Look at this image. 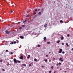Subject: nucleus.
Returning a JSON list of instances; mask_svg holds the SVG:
<instances>
[{"mask_svg": "<svg viewBox=\"0 0 73 73\" xmlns=\"http://www.w3.org/2000/svg\"><path fill=\"white\" fill-rule=\"evenodd\" d=\"M13 61L14 63H16V64H17V60L16 59V58L14 59Z\"/></svg>", "mask_w": 73, "mask_h": 73, "instance_id": "f257e3e1", "label": "nucleus"}, {"mask_svg": "<svg viewBox=\"0 0 73 73\" xmlns=\"http://www.w3.org/2000/svg\"><path fill=\"white\" fill-rule=\"evenodd\" d=\"M62 52V49L61 48L60 49L59 51V53H61Z\"/></svg>", "mask_w": 73, "mask_h": 73, "instance_id": "f03ea898", "label": "nucleus"}, {"mask_svg": "<svg viewBox=\"0 0 73 73\" xmlns=\"http://www.w3.org/2000/svg\"><path fill=\"white\" fill-rule=\"evenodd\" d=\"M44 41V42H46V37H45L43 38Z\"/></svg>", "mask_w": 73, "mask_h": 73, "instance_id": "7ed1b4c3", "label": "nucleus"}, {"mask_svg": "<svg viewBox=\"0 0 73 73\" xmlns=\"http://www.w3.org/2000/svg\"><path fill=\"white\" fill-rule=\"evenodd\" d=\"M5 32L6 33V34H9L10 33V31H8L7 30H6L5 31Z\"/></svg>", "mask_w": 73, "mask_h": 73, "instance_id": "20e7f679", "label": "nucleus"}, {"mask_svg": "<svg viewBox=\"0 0 73 73\" xmlns=\"http://www.w3.org/2000/svg\"><path fill=\"white\" fill-rule=\"evenodd\" d=\"M59 61H61L62 62L64 60H62V58H60L59 59Z\"/></svg>", "mask_w": 73, "mask_h": 73, "instance_id": "39448f33", "label": "nucleus"}, {"mask_svg": "<svg viewBox=\"0 0 73 73\" xmlns=\"http://www.w3.org/2000/svg\"><path fill=\"white\" fill-rule=\"evenodd\" d=\"M20 38H21L22 39H23L24 38V36H20Z\"/></svg>", "mask_w": 73, "mask_h": 73, "instance_id": "423d86ee", "label": "nucleus"}, {"mask_svg": "<svg viewBox=\"0 0 73 73\" xmlns=\"http://www.w3.org/2000/svg\"><path fill=\"white\" fill-rule=\"evenodd\" d=\"M20 58L21 59V60H23V56H21L20 57Z\"/></svg>", "mask_w": 73, "mask_h": 73, "instance_id": "0eeeda50", "label": "nucleus"}, {"mask_svg": "<svg viewBox=\"0 0 73 73\" xmlns=\"http://www.w3.org/2000/svg\"><path fill=\"white\" fill-rule=\"evenodd\" d=\"M32 64H33V62H32L29 65V66H30V67L31 66V65H32Z\"/></svg>", "mask_w": 73, "mask_h": 73, "instance_id": "6e6552de", "label": "nucleus"}, {"mask_svg": "<svg viewBox=\"0 0 73 73\" xmlns=\"http://www.w3.org/2000/svg\"><path fill=\"white\" fill-rule=\"evenodd\" d=\"M22 65L23 66H27V65L25 64H22Z\"/></svg>", "mask_w": 73, "mask_h": 73, "instance_id": "1a4fd4ad", "label": "nucleus"}, {"mask_svg": "<svg viewBox=\"0 0 73 73\" xmlns=\"http://www.w3.org/2000/svg\"><path fill=\"white\" fill-rule=\"evenodd\" d=\"M27 20L25 19V21L23 22V23H25V22H27Z\"/></svg>", "mask_w": 73, "mask_h": 73, "instance_id": "9d476101", "label": "nucleus"}, {"mask_svg": "<svg viewBox=\"0 0 73 73\" xmlns=\"http://www.w3.org/2000/svg\"><path fill=\"white\" fill-rule=\"evenodd\" d=\"M46 25H47V24H46L45 25H44V28H45V27H46Z\"/></svg>", "mask_w": 73, "mask_h": 73, "instance_id": "9b49d317", "label": "nucleus"}, {"mask_svg": "<svg viewBox=\"0 0 73 73\" xmlns=\"http://www.w3.org/2000/svg\"><path fill=\"white\" fill-rule=\"evenodd\" d=\"M61 40H64V37L63 36L61 37Z\"/></svg>", "mask_w": 73, "mask_h": 73, "instance_id": "f8f14e48", "label": "nucleus"}, {"mask_svg": "<svg viewBox=\"0 0 73 73\" xmlns=\"http://www.w3.org/2000/svg\"><path fill=\"white\" fill-rule=\"evenodd\" d=\"M38 14L40 15H41V12H39L38 13Z\"/></svg>", "mask_w": 73, "mask_h": 73, "instance_id": "ddd939ff", "label": "nucleus"}, {"mask_svg": "<svg viewBox=\"0 0 73 73\" xmlns=\"http://www.w3.org/2000/svg\"><path fill=\"white\" fill-rule=\"evenodd\" d=\"M60 23H63V21L62 20H60Z\"/></svg>", "mask_w": 73, "mask_h": 73, "instance_id": "4468645a", "label": "nucleus"}, {"mask_svg": "<svg viewBox=\"0 0 73 73\" xmlns=\"http://www.w3.org/2000/svg\"><path fill=\"white\" fill-rule=\"evenodd\" d=\"M66 45H67V46H68V47L69 46V44H68V43H66Z\"/></svg>", "mask_w": 73, "mask_h": 73, "instance_id": "2eb2a0df", "label": "nucleus"}, {"mask_svg": "<svg viewBox=\"0 0 73 73\" xmlns=\"http://www.w3.org/2000/svg\"><path fill=\"white\" fill-rule=\"evenodd\" d=\"M37 47H40V46H41V45H40L38 44V46H37Z\"/></svg>", "mask_w": 73, "mask_h": 73, "instance_id": "dca6fc26", "label": "nucleus"}, {"mask_svg": "<svg viewBox=\"0 0 73 73\" xmlns=\"http://www.w3.org/2000/svg\"><path fill=\"white\" fill-rule=\"evenodd\" d=\"M34 61H36V62H37V61H38L37 60V59H35Z\"/></svg>", "mask_w": 73, "mask_h": 73, "instance_id": "f3484780", "label": "nucleus"}, {"mask_svg": "<svg viewBox=\"0 0 73 73\" xmlns=\"http://www.w3.org/2000/svg\"><path fill=\"white\" fill-rule=\"evenodd\" d=\"M44 61H45V62H47V61H48V59H46V60H44Z\"/></svg>", "mask_w": 73, "mask_h": 73, "instance_id": "a211bd4d", "label": "nucleus"}, {"mask_svg": "<svg viewBox=\"0 0 73 73\" xmlns=\"http://www.w3.org/2000/svg\"><path fill=\"white\" fill-rule=\"evenodd\" d=\"M17 62H18L19 63H20L21 62L19 60H17Z\"/></svg>", "mask_w": 73, "mask_h": 73, "instance_id": "6ab92c4d", "label": "nucleus"}, {"mask_svg": "<svg viewBox=\"0 0 73 73\" xmlns=\"http://www.w3.org/2000/svg\"><path fill=\"white\" fill-rule=\"evenodd\" d=\"M29 15H27L26 16V17H29Z\"/></svg>", "mask_w": 73, "mask_h": 73, "instance_id": "aec40b11", "label": "nucleus"}, {"mask_svg": "<svg viewBox=\"0 0 73 73\" xmlns=\"http://www.w3.org/2000/svg\"><path fill=\"white\" fill-rule=\"evenodd\" d=\"M60 40H59L58 41L56 42V43H58L59 42H60Z\"/></svg>", "mask_w": 73, "mask_h": 73, "instance_id": "412c9836", "label": "nucleus"}, {"mask_svg": "<svg viewBox=\"0 0 73 73\" xmlns=\"http://www.w3.org/2000/svg\"><path fill=\"white\" fill-rule=\"evenodd\" d=\"M50 42H47V44H50Z\"/></svg>", "mask_w": 73, "mask_h": 73, "instance_id": "4be33fe9", "label": "nucleus"}, {"mask_svg": "<svg viewBox=\"0 0 73 73\" xmlns=\"http://www.w3.org/2000/svg\"><path fill=\"white\" fill-rule=\"evenodd\" d=\"M13 44V42H12L11 43H10V44Z\"/></svg>", "mask_w": 73, "mask_h": 73, "instance_id": "5701e85b", "label": "nucleus"}, {"mask_svg": "<svg viewBox=\"0 0 73 73\" xmlns=\"http://www.w3.org/2000/svg\"><path fill=\"white\" fill-rule=\"evenodd\" d=\"M35 12H37V9H35Z\"/></svg>", "mask_w": 73, "mask_h": 73, "instance_id": "b1692460", "label": "nucleus"}, {"mask_svg": "<svg viewBox=\"0 0 73 73\" xmlns=\"http://www.w3.org/2000/svg\"><path fill=\"white\" fill-rule=\"evenodd\" d=\"M51 68L52 69H53V66H51Z\"/></svg>", "mask_w": 73, "mask_h": 73, "instance_id": "393cba45", "label": "nucleus"}, {"mask_svg": "<svg viewBox=\"0 0 73 73\" xmlns=\"http://www.w3.org/2000/svg\"><path fill=\"white\" fill-rule=\"evenodd\" d=\"M17 43H19V40H17Z\"/></svg>", "mask_w": 73, "mask_h": 73, "instance_id": "a878e982", "label": "nucleus"}, {"mask_svg": "<svg viewBox=\"0 0 73 73\" xmlns=\"http://www.w3.org/2000/svg\"><path fill=\"white\" fill-rule=\"evenodd\" d=\"M13 12V11H11V13H12Z\"/></svg>", "mask_w": 73, "mask_h": 73, "instance_id": "bb28decb", "label": "nucleus"}, {"mask_svg": "<svg viewBox=\"0 0 73 73\" xmlns=\"http://www.w3.org/2000/svg\"><path fill=\"white\" fill-rule=\"evenodd\" d=\"M25 27V25H23V26H22V27H23V28H24V27Z\"/></svg>", "mask_w": 73, "mask_h": 73, "instance_id": "cd10ccee", "label": "nucleus"}, {"mask_svg": "<svg viewBox=\"0 0 73 73\" xmlns=\"http://www.w3.org/2000/svg\"><path fill=\"white\" fill-rule=\"evenodd\" d=\"M14 44H16V42L15 41V42H14Z\"/></svg>", "mask_w": 73, "mask_h": 73, "instance_id": "c85d7f7f", "label": "nucleus"}, {"mask_svg": "<svg viewBox=\"0 0 73 73\" xmlns=\"http://www.w3.org/2000/svg\"><path fill=\"white\" fill-rule=\"evenodd\" d=\"M62 45H64V44L63 43H62Z\"/></svg>", "mask_w": 73, "mask_h": 73, "instance_id": "c756f323", "label": "nucleus"}, {"mask_svg": "<svg viewBox=\"0 0 73 73\" xmlns=\"http://www.w3.org/2000/svg\"><path fill=\"white\" fill-rule=\"evenodd\" d=\"M33 14L34 15H36V13H33Z\"/></svg>", "mask_w": 73, "mask_h": 73, "instance_id": "7c9ffc66", "label": "nucleus"}, {"mask_svg": "<svg viewBox=\"0 0 73 73\" xmlns=\"http://www.w3.org/2000/svg\"><path fill=\"white\" fill-rule=\"evenodd\" d=\"M13 54V52H11V54Z\"/></svg>", "mask_w": 73, "mask_h": 73, "instance_id": "2f4dec72", "label": "nucleus"}, {"mask_svg": "<svg viewBox=\"0 0 73 73\" xmlns=\"http://www.w3.org/2000/svg\"><path fill=\"white\" fill-rule=\"evenodd\" d=\"M5 52H8V50H6Z\"/></svg>", "mask_w": 73, "mask_h": 73, "instance_id": "473e14b6", "label": "nucleus"}, {"mask_svg": "<svg viewBox=\"0 0 73 73\" xmlns=\"http://www.w3.org/2000/svg\"><path fill=\"white\" fill-rule=\"evenodd\" d=\"M67 36L69 37V34L67 35Z\"/></svg>", "mask_w": 73, "mask_h": 73, "instance_id": "72a5a7b5", "label": "nucleus"}, {"mask_svg": "<svg viewBox=\"0 0 73 73\" xmlns=\"http://www.w3.org/2000/svg\"><path fill=\"white\" fill-rule=\"evenodd\" d=\"M28 57H31V55H28Z\"/></svg>", "mask_w": 73, "mask_h": 73, "instance_id": "f704fd0d", "label": "nucleus"}, {"mask_svg": "<svg viewBox=\"0 0 73 73\" xmlns=\"http://www.w3.org/2000/svg\"><path fill=\"white\" fill-rule=\"evenodd\" d=\"M59 65H61V63H60V62H59Z\"/></svg>", "mask_w": 73, "mask_h": 73, "instance_id": "c9c22d12", "label": "nucleus"}, {"mask_svg": "<svg viewBox=\"0 0 73 73\" xmlns=\"http://www.w3.org/2000/svg\"><path fill=\"white\" fill-rule=\"evenodd\" d=\"M62 53L63 54H64V53H65V52H62Z\"/></svg>", "mask_w": 73, "mask_h": 73, "instance_id": "e433bc0d", "label": "nucleus"}, {"mask_svg": "<svg viewBox=\"0 0 73 73\" xmlns=\"http://www.w3.org/2000/svg\"><path fill=\"white\" fill-rule=\"evenodd\" d=\"M4 71V72L5 71V70L4 69H2Z\"/></svg>", "mask_w": 73, "mask_h": 73, "instance_id": "4c0bfd02", "label": "nucleus"}, {"mask_svg": "<svg viewBox=\"0 0 73 73\" xmlns=\"http://www.w3.org/2000/svg\"><path fill=\"white\" fill-rule=\"evenodd\" d=\"M2 61H3V60H0V62H2Z\"/></svg>", "mask_w": 73, "mask_h": 73, "instance_id": "58836bf2", "label": "nucleus"}, {"mask_svg": "<svg viewBox=\"0 0 73 73\" xmlns=\"http://www.w3.org/2000/svg\"><path fill=\"white\" fill-rule=\"evenodd\" d=\"M19 29H21V27H19Z\"/></svg>", "mask_w": 73, "mask_h": 73, "instance_id": "ea45409f", "label": "nucleus"}, {"mask_svg": "<svg viewBox=\"0 0 73 73\" xmlns=\"http://www.w3.org/2000/svg\"><path fill=\"white\" fill-rule=\"evenodd\" d=\"M46 57H48V55H46Z\"/></svg>", "mask_w": 73, "mask_h": 73, "instance_id": "a19ab883", "label": "nucleus"}, {"mask_svg": "<svg viewBox=\"0 0 73 73\" xmlns=\"http://www.w3.org/2000/svg\"><path fill=\"white\" fill-rule=\"evenodd\" d=\"M41 67H42V68H44V66H41Z\"/></svg>", "mask_w": 73, "mask_h": 73, "instance_id": "79ce46f5", "label": "nucleus"}, {"mask_svg": "<svg viewBox=\"0 0 73 73\" xmlns=\"http://www.w3.org/2000/svg\"><path fill=\"white\" fill-rule=\"evenodd\" d=\"M49 73H51V71H49Z\"/></svg>", "mask_w": 73, "mask_h": 73, "instance_id": "37998d69", "label": "nucleus"}, {"mask_svg": "<svg viewBox=\"0 0 73 73\" xmlns=\"http://www.w3.org/2000/svg\"><path fill=\"white\" fill-rule=\"evenodd\" d=\"M27 58L29 59V56L27 57Z\"/></svg>", "mask_w": 73, "mask_h": 73, "instance_id": "c03bdc74", "label": "nucleus"}, {"mask_svg": "<svg viewBox=\"0 0 73 73\" xmlns=\"http://www.w3.org/2000/svg\"><path fill=\"white\" fill-rule=\"evenodd\" d=\"M41 10H43V11L44 10V9L43 8H42V9H41Z\"/></svg>", "mask_w": 73, "mask_h": 73, "instance_id": "a18cd8bd", "label": "nucleus"}, {"mask_svg": "<svg viewBox=\"0 0 73 73\" xmlns=\"http://www.w3.org/2000/svg\"><path fill=\"white\" fill-rule=\"evenodd\" d=\"M64 73H66V71H65L64 72Z\"/></svg>", "mask_w": 73, "mask_h": 73, "instance_id": "49530a36", "label": "nucleus"}, {"mask_svg": "<svg viewBox=\"0 0 73 73\" xmlns=\"http://www.w3.org/2000/svg\"><path fill=\"white\" fill-rule=\"evenodd\" d=\"M49 61H50H50H51V60H49Z\"/></svg>", "mask_w": 73, "mask_h": 73, "instance_id": "de8ad7c7", "label": "nucleus"}, {"mask_svg": "<svg viewBox=\"0 0 73 73\" xmlns=\"http://www.w3.org/2000/svg\"><path fill=\"white\" fill-rule=\"evenodd\" d=\"M53 60H55V58H53Z\"/></svg>", "mask_w": 73, "mask_h": 73, "instance_id": "09e8293b", "label": "nucleus"}, {"mask_svg": "<svg viewBox=\"0 0 73 73\" xmlns=\"http://www.w3.org/2000/svg\"><path fill=\"white\" fill-rule=\"evenodd\" d=\"M57 66H58V63H57Z\"/></svg>", "mask_w": 73, "mask_h": 73, "instance_id": "8fccbe9b", "label": "nucleus"}, {"mask_svg": "<svg viewBox=\"0 0 73 73\" xmlns=\"http://www.w3.org/2000/svg\"><path fill=\"white\" fill-rule=\"evenodd\" d=\"M71 50H73V48H72Z\"/></svg>", "mask_w": 73, "mask_h": 73, "instance_id": "3c124183", "label": "nucleus"}, {"mask_svg": "<svg viewBox=\"0 0 73 73\" xmlns=\"http://www.w3.org/2000/svg\"><path fill=\"white\" fill-rule=\"evenodd\" d=\"M54 73H56V71H55L54 72Z\"/></svg>", "mask_w": 73, "mask_h": 73, "instance_id": "603ef678", "label": "nucleus"}, {"mask_svg": "<svg viewBox=\"0 0 73 73\" xmlns=\"http://www.w3.org/2000/svg\"><path fill=\"white\" fill-rule=\"evenodd\" d=\"M4 0V1H6V0Z\"/></svg>", "mask_w": 73, "mask_h": 73, "instance_id": "864d4df0", "label": "nucleus"}, {"mask_svg": "<svg viewBox=\"0 0 73 73\" xmlns=\"http://www.w3.org/2000/svg\"><path fill=\"white\" fill-rule=\"evenodd\" d=\"M8 65H9V64H7V66H8Z\"/></svg>", "mask_w": 73, "mask_h": 73, "instance_id": "5fc2aeb1", "label": "nucleus"}, {"mask_svg": "<svg viewBox=\"0 0 73 73\" xmlns=\"http://www.w3.org/2000/svg\"><path fill=\"white\" fill-rule=\"evenodd\" d=\"M50 53H51L50 52H49V54H50Z\"/></svg>", "mask_w": 73, "mask_h": 73, "instance_id": "6e6d98bb", "label": "nucleus"}, {"mask_svg": "<svg viewBox=\"0 0 73 73\" xmlns=\"http://www.w3.org/2000/svg\"><path fill=\"white\" fill-rule=\"evenodd\" d=\"M62 70V69H60V70Z\"/></svg>", "mask_w": 73, "mask_h": 73, "instance_id": "4d7b16f0", "label": "nucleus"}, {"mask_svg": "<svg viewBox=\"0 0 73 73\" xmlns=\"http://www.w3.org/2000/svg\"><path fill=\"white\" fill-rule=\"evenodd\" d=\"M30 21V22H31V21Z\"/></svg>", "mask_w": 73, "mask_h": 73, "instance_id": "13d9d810", "label": "nucleus"}, {"mask_svg": "<svg viewBox=\"0 0 73 73\" xmlns=\"http://www.w3.org/2000/svg\"><path fill=\"white\" fill-rule=\"evenodd\" d=\"M41 12H42H42H43L42 11H41Z\"/></svg>", "mask_w": 73, "mask_h": 73, "instance_id": "bf43d9fd", "label": "nucleus"}, {"mask_svg": "<svg viewBox=\"0 0 73 73\" xmlns=\"http://www.w3.org/2000/svg\"><path fill=\"white\" fill-rule=\"evenodd\" d=\"M15 7H16V5H15Z\"/></svg>", "mask_w": 73, "mask_h": 73, "instance_id": "052dcab7", "label": "nucleus"}, {"mask_svg": "<svg viewBox=\"0 0 73 73\" xmlns=\"http://www.w3.org/2000/svg\"><path fill=\"white\" fill-rule=\"evenodd\" d=\"M38 9V10H40V9Z\"/></svg>", "mask_w": 73, "mask_h": 73, "instance_id": "680f3d73", "label": "nucleus"}, {"mask_svg": "<svg viewBox=\"0 0 73 73\" xmlns=\"http://www.w3.org/2000/svg\"><path fill=\"white\" fill-rule=\"evenodd\" d=\"M41 0V1H42V0Z\"/></svg>", "mask_w": 73, "mask_h": 73, "instance_id": "e2e57ef3", "label": "nucleus"}]
</instances>
